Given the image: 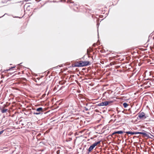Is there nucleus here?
<instances>
[{"instance_id": "nucleus-2", "label": "nucleus", "mask_w": 154, "mask_h": 154, "mask_svg": "<svg viewBox=\"0 0 154 154\" xmlns=\"http://www.w3.org/2000/svg\"><path fill=\"white\" fill-rule=\"evenodd\" d=\"M126 133L128 134H131V135L137 134H140L146 135V134L145 132H132L131 131H127L126 132Z\"/></svg>"}, {"instance_id": "nucleus-15", "label": "nucleus", "mask_w": 154, "mask_h": 154, "mask_svg": "<svg viewBox=\"0 0 154 154\" xmlns=\"http://www.w3.org/2000/svg\"><path fill=\"white\" fill-rule=\"evenodd\" d=\"M26 6H27V7H28V6H27V4H26L24 6V8H26Z\"/></svg>"}, {"instance_id": "nucleus-13", "label": "nucleus", "mask_w": 154, "mask_h": 154, "mask_svg": "<svg viewBox=\"0 0 154 154\" xmlns=\"http://www.w3.org/2000/svg\"><path fill=\"white\" fill-rule=\"evenodd\" d=\"M57 154H59V153H60V150H58V151H57Z\"/></svg>"}, {"instance_id": "nucleus-1", "label": "nucleus", "mask_w": 154, "mask_h": 154, "mask_svg": "<svg viewBox=\"0 0 154 154\" xmlns=\"http://www.w3.org/2000/svg\"><path fill=\"white\" fill-rule=\"evenodd\" d=\"M90 65V63L87 61H78L75 62L72 65L74 67L84 66Z\"/></svg>"}, {"instance_id": "nucleus-4", "label": "nucleus", "mask_w": 154, "mask_h": 154, "mask_svg": "<svg viewBox=\"0 0 154 154\" xmlns=\"http://www.w3.org/2000/svg\"><path fill=\"white\" fill-rule=\"evenodd\" d=\"M35 111L36 112L35 113L36 115H39L42 113L44 111V110L42 107H39L36 109Z\"/></svg>"}, {"instance_id": "nucleus-11", "label": "nucleus", "mask_w": 154, "mask_h": 154, "mask_svg": "<svg viewBox=\"0 0 154 154\" xmlns=\"http://www.w3.org/2000/svg\"><path fill=\"white\" fill-rule=\"evenodd\" d=\"M110 92H112V91H111V90H108L106 92H105L104 94H105L107 93H109Z\"/></svg>"}, {"instance_id": "nucleus-12", "label": "nucleus", "mask_w": 154, "mask_h": 154, "mask_svg": "<svg viewBox=\"0 0 154 154\" xmlns=\"http://www.w3.org/2000/svg\"><path fill=\"white\" fill-rule=\"evenodd\" d=\"M4 131V130H2L0 131V135H1L2 134L3 132Z\"/></svg>"}, {"instance_id": "nucleus-5", "label": "nucleus", "mask_w": 154, "mask_h": 154, "mask_svg": "<svg viewBox=\"0 0 154 154\" xmlns=\"http://www.w3.org/2000/svg\"><path fill=\"white\" fill-rule=\"evenodd\" d=\"M110 103V102L109 101H105V102H102V103H99L98 104V106H106L108 104H109Z\"/></svg>"}, {"instance_id": "nucleus-7", "label": "nucleus", "mask_w": 154, "mask_h": 154, "mask_svg": "<svg viewBox=\"0 0 154 154\" xmlns=\"http://www.w3.org/2000/svg\"><path fill=\"white\" fill-rule=\"evenodd\" d=\"M123 131H116V132H113L112 134V135H114L116 134H123Z\"/></svg>"}, {"instance_id": "nucleus-3", "label": "nucleus", "mask_w": 154, "mask_h": 154, "mask_svg": "<svg viewBox=\"0 0 154 154\" xmlns=\"http://www.w3.org/2000/svg\"><path fill=\"white\" fill-rule=\"evenodd\" d=\"M138 116L140 119H144L146 118L145 113L143 112L139 113Z\"/></svg>"}, {"instance_id": "nucleus-6", "label": "nucleus", "mask_w": 154, "mask_h": 154, "mask_svg": "<svg viewBox=\"0 0 154 154\" xmlns=\"http://www.w3.org/2000/svg\"><path fill=\"white\" fill-rule=\"evenodd\" d=\"M32 109V110L31 109L29 108V114H35L36 112H35V109L34 108H33L32 107H31Z\"/></svg>"}, {"instance_id": "nucleus-10", "label": "nucleus", "mask_w": 154, "mask_h": 154, "mask_svg": "<svg viewBox=\"0 0 154 154\" xmlns=\"http://www.w3.org/2000/svg\"><path fill=\"white\" fill-rule=\"evenodd\" d=\"M123 105L124 107L125 108H126L129 105L126 103H123Z\"/></svg>"}, {"instance_id": "nucleus-16", "label": "nucleus", "mask_w": 154, "mask_h": 154, "mask_svg": "<svg viewBox=\"0 0 154 154\" xmlns=\"http://www.w3.org/2000/svg\"><path fill=\"white\" fill-rule=\"evenodd\" d=\"M95 45H94V44H93V45L94 46Z\"/></svg>"}, {"instance_id": "nucleus-9", "label": "nucleus", "mask_w": 154, "mask_h": 154, "mask_svg": "<svg viewBox=\"0 0 154 154\" xmlns=\"http://www.w3.org/2000/svg\"><path fill=\"white\" fill-rule=\"evenodd\" d=\"M100 141H99L98 142H95L92 145L94 147L96 146H97V145L99 144L100 143Z\"/></svg>"}, {"instance_id": "nucleus-14", "label": "nucleus", "mask_w": 154, "mask_h": 154, "mask_svg": "<svg viewBox=\"0 0 154 154\" xmlns=\"http://www.w3.org/2000/svg\"><path fill=\"white\" fill-rule=\"evenodd\" d=\"M33 80H34V81H35L36 82H37L36 79L35 78H33Z\"/></svg>"}, {"instance_id": "nucleus-8", "label": "nucleus", "mask_w": 154, "mask_h": 154, "mask_svg": "<svg viewBox=\"0 0 154 154\" xmlns=\"http://www.w3.org/2000/svg\"><path fill=\"white\" fill-rule=\"evenodd\" d=\"M94 148V147L92 145H91V146H90L89 147L88 149V151L89 152H91L92 151V150Z\"/></svg>"}]
</instances>
